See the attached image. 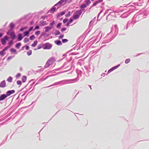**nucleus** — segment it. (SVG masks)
<instances>
[{"label": "nucleus", "instance_id": "1a4fd4ad", "mask_svg": "<svg viewBox=\"0 0 149 149\" xmlns=\"http://www.w3.org/2000/svg\"><path fill=\"white\" fill-rule=\"evenodd\" d=\"M44 46V44H41L39 45L38 46V48L37 49H41Z\"/></svg>", "mask_w": 149, "mask_h": 149}, {"label": "nucleus", "instance_id": "e433bc0d", "mask_svg": "<svg viewBox=\"0 0 149 149\" xmlns=\"http://www.w3.org/2000/svg\"><path fill=\"white\" fill-rule=\"evenodd\" d=\"M64 2V0H61L60 1H59L57 4H62Z\"/></svg>", "mask_w": 149, "mask_h": 149}, {"label": "nucleus", "instance_id": "7ed1b4c3", "mask_svg": "<svg viewBox=\"0 0 149 149\" xmlns=\"http://www.w3.org/2000/svg\"><path fill=\"white\" fill-rule=\"evenodd\" d=\"M44 44L45 47L43 48L44 49H49L51 48L52 45L49 43H47Z\"/></svg>", "mask_w": 149, "mask_h": 149}, {"label": "nucleus", "instance_id": "58836bf2", "mask_svg": "<svg viewBox=\"0 0 149 149\" xmlns=\"http://www.w3.org/2000/svg\"><path fill=\"white\" fill-rule=\"evenodd\" d=\"M39 29V26H37L35 27L34 29L33 30V31H35L36 29Z\"/></svg>", "mask_w": 149, "mask_h": 149}, {"label": "nucleus", "instance_id": "2eb2a0df", "mask_svg": "<svg viewBox=\"0 0 149 149\" xmlns=\"http://www.w3.org/2000/svg\"><path fill=\"white\" fill-rule=\"evenodd\" d=\"M13 80V78L11 77H9L7 79V81L10 82H11Z\"/></svg>", "mask_w": 149, "mask_h": 149}, {"label": "nucleus", "instance_id": "a18cd8bd", "mask_svg": "<svg viewBox=\"0 0 149 149\" xmlns=\"http://www.w3.org/2000/svg\"><path fill=\"white\" fill-rule=\"evenodd\" d=\"M64 37V35H61L59 36V38H62L63 37Z\"/></svg>", "mask_w": 149, "mask_h": 149}, {"label": "nucleus", "instance_id": "864d4df0", "mask_svg": "<svg viewBox=\"0 0 149 149\" xmlns=\"http://www.w3.org/2000/svg\"><path fill=\"white\" fill-rule=\"evenodd\" d=\"M26 28H22V29H21L20 30V31H22L24 29H25Z\"/></svg>", "mask_w": 149, "mask_h": 149}, {"label": "nucleus", "instance_id": "9d476101", "mask_svg": "<svg viewBox=\"0 0 149 149\" xmlns=\"http://www.w3.org/2000/svg\"><path fill=\"white\" fill-rule=\"evenodd\" d=\"M65 13V11H63L61 13H59L57 15V17H59L60 16H62L64 15Z\"/></svg>", "mask_w": 149, "mask_h": 149}, {"label": "nucleus", "instance_id": "4468645a", "mask_svg": "<svg viewBox=\"0 0 149 149\" xmlns=\"http://www.w3.org/2000/svg\"><path fill=\"white\" fill-rule=\"evenodd\" d=\"M26 76H23L22 77V80L23 82H25L26 80Z\"/></svg>", "mask_w": 149, "mask_h": 149}, {"label": "nucleus", "instance_id": "603ef678", "mask_svg": "<svg viewBox=\"0 0 149 149\" xmlns=\"http://www.w3.org/2000/svg\"><path fill=\"white\" fill-rule=\"evenodd\" d=\"M33 27H31L29 29V32L31 31L33 29Z\"/></svg>", "mask_w": 149, "mask_h": 149}, {"label": "nucleus", "instance_id": "5701e85b", "mask_svg": "<svg viewBox=\"0 0 149 149\" xmlns=\"http://www.w3.org/2000/svg\"><path fill=\"white\" fill-rule=\"evenodd\" d=\"M35 38V36H34V35H33L30 36V38L31 40H33Z\"/></svg>", "mask_w": 149, "mask_h": 149}, {"label": "nucleus", "instance_id": "f257e3e1", "mask_svg": "<svg viewBox=\"0 0 149 149\" xmlns=\"http://www.w3.org/2000/svg\"><path fill=\"white\" fill-rule=\"evenodd\" d=\"M81 13L82 12L81 10H77L72 16L73 19H78Z\"/></svg>", "mask_w": 149, "mask_h": 149}, {"label": "nucleus", "instance_id": "6ab92c4d", "mask_svg": "<svg viewBox=\"0 0 149 149\" xmlns=\"http://www.w3.org/2000/svg\"><path fill=\"white\" fill-rule=\"evenodd\" d=\"M10 51L11 52H13L15 53L17 52L16 50L15 49L13 48L11 49H10Z\"/></svg>", "mask_w": 149, "mask_h": 149}, {"label": "nucleus", "instance_id": "c9c22d12", "mask_svg": "<svg viewBox=\"0 0 149 149\" xmlns=\"http://www.w3.org/2000/svg\"><path fill=\"white\" fill-rule=\"evenodd\" d=\"M61 24H62L61 23H58L56 26L57 28H59L60 27V26H61Z\"/></svg>", "mask_w": 149, "mask_h": 149}, {"label": "nucleus", "instance_id": "4c0bfd02", "mask_svg": "<svg viewBox=\"0 0 149 149\" xmlns=\"http://www.w3.org/2000/svg\"><path fill=\"white\" fill-rule=\"evenodd\" d=\"M68 41V40L67 39H63L62 40V42L63 43H65L67 42Z\"/></svg>", "mask_w": 149, "mask_h": 149}, {"label": "nucleus", "instance_id": "412c9836", "mask_svg": "<svg viewBox=\"0 0 149 149\" xmlns=\"http://www.w3.org/2000/svg\"><path fill=\"white\" fill-rule=\"evenodd\" d=\"M10 26L12 29L14 27V25L13 23H10Z\"/></svg>", "mask_w": 149, "mask_h": 149}, {"label": "nucleus", "instance_id": "9b49d317", "mask_svg": "<svg viewBox=\"0 0 149 149\" xmlns=\"http://www.w3.org/2000/svg\"><path fill=\"white\" fill-rule=\"evenodd\" d=\"M21 45V44L20 43H17L15 45V47L16 48L19 49Z\"/></svg>", "mask_w": 149, "mask_h": 149}, {"label": "nucleus", "instance_id": "79ce46f5", "mask_svg": "<svg viewBox=\"0 0 149 149\" xmlns=\"http://www.w3.org/2000/svg\"><path fill=\"white\" fill-rule=\"evenodd\" d=\"M113 70H114V69H113V68L110 69V70H108V73H110V72H111L112 71H113Z\"/></svg>", "mask_w": 149, "mask_h": 149}, {"label": "nucleus", "instance_id": "5fc2aeb1", "mask_svg": "<svg viewBox=\"0 0 149 149\" xmlns=\"http://www.w3.org/2000/svg\"><path fill=\"white\" fill-rule=\"evenodd\" d=\"M3 35V34L2 33H0V38L2 37Z\"/></svg>", "mask_w": 149, "mask_h": 149}, {"label": "nucleus", "instance_id": "a211bd4d", "mask_svg": "<svg viewBox=\"0 0 149 149\" xmlns=\"http://www.w3.org/2000/svg\"><path fill=\"white\" fill-rule=\"evenodd\" d=\"M55 43L58 45H61V42L60 40L56 41Z\"/></svg>", "mask_w": 149, "mask_h": 149}, {"label": "nucleus", "instance_id": "3c124183", "mask_svg": "<svg viewBox=\"0 0 149 149\" xmlns=\"http://www.w3.org/2000/svg\"><path fill=\"white\" fill-rule=\"evenodd\" d=\"M70 24V23L69 22H68L66 24V25L67 26H68Z\"/></svg>", "mask_w": 149, "mask_h": 149}, {"label": "nucleus", "instance_id": "ddd939ff", "mask_svg": "<svg viewBox=\"0 0 149 149\" xmlns=\"http://www.w3.org/2000/svg\"><path fill=\"white\" fill-rule=\"evenodd\" d=\"M38 41L36 40L32 44L31 46L32 47H35L37 44Z\"/></svg>", "mask_w": 149, "mask_h": 149}, {"label": "nucleus", "instance_id": "c85d7f7f", "mask_svg": "<svg viewBox=\"0 0 149 149\" xmlns=\"http://www.w3.org/2000/svg\"><path fill=\"white\" fill-rule=\"evenodd\" d=\"M27 54L28 56H30L31 55V54H32V51H31V50H30V51H28V52H27Z\"/></svg>", "mask_w": 149, "mask_h": 149}, {"label": "nucleus", "instance_id": "423d86ee", "mask_svg": "<svg viewBox=\"0 0 149 149\" xmlns=\"http://www.w3.org/2000/svg\"><path fill=\"white\" fill-rule=\"evenodd\" d=\"M15 91L14 90H12L9 91L7 92V94L8 96H10L11 94H13L15 93Z\"/></svg>", "mask_w": 149, "mask_h": 149}, {"label": "nucleus", "instance_id": "37998d69", "mask_svg": "<svg viewBox=\"0 0 149 149\" xmlns=\"http://www.w3.org/2000/svg\"><path fill=\"white\" fill-rule=\"evenodd\" d=\"M13 58V57L12 56H9L8 57V60H11Z\"/></svg>", "mask_w": 149, "mask_h": 149}, {"label": "nucleus", "instance_id": "ea45409f", "mask_svg": "<svg viewBox=\"0 0 149 149\" xmlns=\"http://www.w3.org/2000/svg\"><path fill=\"white\" fill-rule=\"evenodd\" d=\"M86 3L87 5H89L91 3V1L89 0H88L86 1Z\"/></svg>", "mask_w": 149, "mask_h": 149}, {"label": "nucleus", "instance_id": "393cba45", "mask_svg": "<svg viewBox=\"0 0 149 149\" xmlns=\"http://www.w3.org/2000/svg\"><path fill=\"white\" fill-rule=\"evenodd\" d=\"M52 60H53V59H49V60L48 61H47V63H49V64H51V63H52Z\"/></svg>", "mask_w": 149, "mask_h": 149}, {"label": "nucleus", "instance_id": "de8ad7c7", "mask_svg": "<svg viewBox=\"0 0 149 149\" xmlns=\"http://www.w3.org/2000/svg\"><path fill=\"white\" fill-rule=\"evenodd\" d=\"M70 23H72L73 21V19L72 18H70Z\"/></svg>", "mask_w": 149, "mask_h": 149}, {"label": "nucleus", "instance_id": "6e6d98bb", "mask_svg": "<svg viewBox=\"0 0 149 149\" xmlns=\"http://www.w3.org/2000/svg\"><path fill=\"white\" fill-rule=\"evenodd\" d=\"M46 17V16H45V17H42V18L43 19H45V18Z\"/></svg>", "mask_w": 149, "mask_h": 149}, {"label": "nucleus", "instance_id": "09e8293b", "mask_svg": "<svg viewBox=\"0 0 149 149\" xmlns=\"http://www.w3.org/2000/svg\"><path fill=\"white\" fill-rule=\"evenodd\" d=\"M26 49L27 50H28L29 49V47L28 46H26Z\"/></svg>", "mask_w": 149, "mask_h": 149}, {"label": "nucleus", "instance_id": "c756f323", "mask_svg": "<svg viewBox=\"0 0 149 149\" xmlns=\"http://www.w3.org/2000/svg\"><path fill=\"white\" fill-rule=\"evenodd\" d=\"M40 31H38L36 32L35 33V34L37 35L38 36L40 34Z\"/></svg>", "mask_w": 149, "mask_h": 149}, {"label": "nucleus", "instance_id": "49530a36", "mask_svg": "<svg viewBox=\"0 0 149 149\" xmlns=\"http://www.w3.org/2000/svg\"><path fill=\"white\" fill-rule=\"evenodd\" d=\"M4 51H3V50L2 51L0 52V55H2L3 54V52Z\"/></svg>", "mask_w": 149, "mask_h": 149}, {"label": "nucleus", "instance_id": "72a5a7b5", "mask_svg": "<svg viewBox=\"0 0 149 149\" xmlns=\"http://www.w3.org/2000/svg\"><path fill=\"white\" fill-rule=\"evenodd\" d=\"M54 24V21H53V22H52L50 24V25L51 26L50 27H53V26Z\"/></svg>", "mask_w": 149, "mask_h": 149}, {"label": "nucleus", "instance_id": "cd10ccee", "mask_svg": "<svg viewBox=\"0 0 149 149\" xmlns=\"http://www.w3.org/2000/svg\"><path fill=\"white\" fill-rule=\"evenodd\" d=\"M29 33V31H26L24 32V36H26L28 35Z\"/></svg>", "mask_w": 149, "mask_h": 149}, {"label": "nucleus", "instance_id": "f3484780", "mask_svg": "<svg viewBox=\"0 0 149 149\" xmlns=\"http://www.w3.org/2000/svg\"><path fill=\"white\" fill-rule=\"evenodd\" d=\"M22 39V34H19L18 35V40L19 41L21 40Z\"/></svg>", "mask_w": 149, "mask_h": 149}, {"label": "nucleus", "instance_id": "2f4dec72", "mask_svg": "<svg viewBox=\"0 0 149 149\" xmlns=\"http://www.w3.org/2000/svg\"><path fill=\"white\" fill-rule=\"evenodd\" d=\"M10 47V46H7V47H6L3 50V51H5L7 50Z\"/></svg>", "mask_w": 149, "mask_h": 149}, {"label": "nucleus", "instance_id": "bb28decb", "mask_svg": "<svg viewBox=\"0 0 149 149\" xmlns=\"http://www.w3.org/2000/svg\"><path fill=\"white\" fill-rule=\"evenodd\" d=\"M130 61V58H128L125 61V63H129Z\"/></svg>", "mask_w": 149, "mask_h": 149}, {"label": "nucleus", "instance_id": "a19ab883", "mask_svg": "<svg viewBox=\"0 0 149 149\" xmlns=\"http://www.w3.org/2000/svg\"><path fill=\"white\" fill-rule=\"evenodd\" d=\"M66 30V29L65 28H63L61 29V31L62 32H63L65 31Z\"/></svg>", "mask_w": 149, "mask_h": 149}, {"label": "nucleus", "instance_id": "6e6552de", "mask_svg": "<svg viewBox=\"0 0 149 149\" xmlns=\"http://www.w3.org/2000/svg\"><path fill=\"white\" fill-rule=\"evenodd\" d=\"M53 28V27H49L48 26L46 27L45 28V31L46 32H48L49 30Z\"/></svg>", "mask_w": 149, "mask_h": 149}, {"label": "nucleus", "instance_id": "0eeeda50", "mask_svg": "<svg viewBox=\"0 0 149 149\" xmlns=\"http://www.w3.org/2000/svg\"><path fill=\"white\" fill-rule=\"evenodd\" d=\"M7 97H8V96L6 95L5 94H3L1 95L0 97V100L1 101L3 100L6 98Z\"/></svg>", "mask_w": 149, "mask_h": 149}, {"label": "nucleus", "instance_id": "39448f33", "mask_svg": "<svg viewBox=\"0 0 149 149\" xmlns=\"http://www.w3.org/2000/svg\"><path fill=\"white\" fill-rule=\"evenodd\" d=\"M6 83L5 80H3L0 84V87L3 88L6 86Z\"/></svg>", "mask_w": 149, "mask_h": 149}, {"label": "nucleus", "instance_id": "8fccbe9b", "mask_svg": "<svg viewBox=\"0 0 149 149\" xmlns=\"http://www.w3.org/2000/svg\"><path fill=\"white\" fill-rule=\"evenodd\" d=\"M12 43H13V41H10L9 43V46H10L11 45Z\"/></svg>", "mask_w": 149, "mask_h": 149}, {"label": "nucleus", "instance_id": "a878e982", "mask_svg": "<svg viewBox=\"0 0 149 149\" xmlns=\"http://www.w3.org/2000/svg\"><path fill=\"white\" fill-rule=\"evenodd\" d=\"M71 15V12H70V11H68V13L67 14V15H65V16L66 17H68L69 16H70Z\"/></svg>", "mask_w": 149, "mask_h": 149}, {"label": "nucleus", "instance_id": "7c9ffc66", "mask_svg": "<svg viewBox=\"0 0 149 149\" xmlns=\"http://www.w3.org/2000/svg\"><path fill=\"white\" fill-rule=\"evenodd\" d=\"M21 76V74L20 73H18L16 76V77L17 78H18L20 77Z\"/></svg>", "mask_w": 149, "mask_h": 149}, {"label": "nucleus", "instance_id": "c03bdc74", "mask_svg": "<svg viewBox=\"0 0 149 149\" xmlns=\"http://www.w3.org/2000/svg\"><path fill=\"white\" fill-rule=\"evenodd\" d=\"M46 24L45 22L44 21H43L41 23V24L42 25H45Z\"/></svg>", "mask_w": 149, "mask_h": 149}, {"label": "nucleus", "instance_id": "f03ea898", "mask_svg": "<svg viewBox=\"0 0 149 149\" xmlns=\"http://www.w3.org/2000/svg\"><path fill=\"white\" fill-rule=\"evenodd\" d=\"M8 35L10 36L13 39H14L15 38V35L14 31L12 30H9L7 33Z\"/></svg>", "mask_w": 149, "mask_h": 149}, {"label": "nucleus", "instance_id": "f704fd0d", "mask_svg": "<svg viewBox=\"0 0 149 149\" xmlns=\"http://www.w3.org/2000/svg\"><path fill=\"white\" fill-rule=\"evenodd\" d=\"M17 83L18 85H19L22 84L21 81L19 80H18L17 81Z\"/></svg>", "mask_w": 149, "mask_h": 149}, {"label": "nucleus", "instance_id": "20e7f679", "mask_svg": "<svg viewBox=\"0 0 149 149\" xmlns=\"http://www.w3.org/2000/svg\"><path fill=\"white\" fill-rule=\"evenodd\" d=\"M8 39V37L6 36L4 37V38H3L1 40V42L2 43L3 45H5L6 43V40H7Z\"/></svg>", "mask_w": 149, "mask_h": 149}, {"label": "nucleus", "instance_id": "4d7b16f0", "mask_svg": "<svg viewBox=\"0 0 149 149\" xmlns=\"http://www.w3.org/2000/svg\"><path fill=\"white\" fill-rule=\"evenodd\" d=\"M91 1H94V0H91Z\"/></svg>", "mask_w": 149, "mask_h": 149}, {"label": "nucleus", "instance_id": "4be33fe9", "mask_svg": "<svg viewBox=\"0 0 149 149\" xmlns=\"http://www.w3.org/2000/svg\"><path fill=\"white\" fill-rule=\"evenodd\" d=\"M29 41V39L28 38H25L24 40V43H26Z\"/></svg>", "mask_w": 149, "mask_h": 149}, {"label": "nucleus", "instance_id": "f8f14e48", "mask_svg": "<svg viewBox=\"0 0 149 149\" xmlns=\"http://www.w3.org/2000/svg\"><path fill=\"white\" fill-rule=\"evenodd\" d=\"M56 9V7H53L51 9L50 11V12L51 13H53L55 11Z\"/></svg>", "mask_w": 149, "mask_h": 149}, {"label": "nucleus", "instance_id": "b1692460", "mask_svg": "<svg viewBox=\"0 0 149 149\" xmlns=\"http://www.w3.org/2000/svg\"><path fill=\"white\" fill-rule=\"evenodd\" d=\"M60 31L58 30H57L56 31V32L55 33V35L56 36L59 35L60 34Z\"/></svg>", "mask_w": 149, "mask_h": 149}, {"label": "nucleus", "instance_id": "dca6fc26", "mask_svg": "<svg viewBox=\"0 0 149 149\" xmlns=\"http://www.w3.org/2000/svg\"><path fill=\"white\" fill-rule=\"evenodd\" d=\"M102 1L101 0H98V1H97L96 2L94 3L93 4V6H95L98 3L101 2H102Z\"/></svg>", "mask_w": 149, "mask_h": 149}, {"label": "nucleus", "instance_id": "aec40b11", "mask_svg": "<svg viewBox=\"0 0 149 149\" xmlns=\"http://www.w3.org/2000/svg\"><path fill=\"white\" fill-rule=\"evenodd\" d=\"M86 7L87 5L86 4H83L80 7L81 9H83L86 8Z\"/></svg>", "mask_w": 149, "mask_h": 149}, {"label": "nucleus", "instance_id": "473e14b6", "mask_svg": "<svg viewBox=\"0 0 149 149\" xmlns=\"http://www.w3.org/2000/svg\"><path fill=\"white\" fill-rule=\"evenodd\" d=\"M68 21V19H64L63 21V22L64 24L66 22H67Z\"/></svg>", "mask_w": 149, "mask_h": 149}]
</instances>
